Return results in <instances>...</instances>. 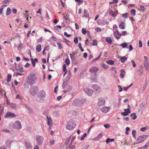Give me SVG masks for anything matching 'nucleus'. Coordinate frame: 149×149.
Listing matches in <instances>:
<instances>
[{
    "label": "nucleus",
    "instance_id": "69168bd1",
    "mask_svg": "<svg viewBox=\"0 0 149 149\" xmlns=\"http://www.w3.org/2000/svg\"><path fill=\"white\" fill-rule=\"evenodd\" d=\"M142 44L141 40H139V47H142Z\"/></svg>",
    "mask_w": 149,
    "mask_h": 149
},
{
    "label": "nucleus",
    "instance_id": "6e6d98bb",
    "mask_svg": "<svg viewBox=\"0 0 149 149\" xmlns=\"http://www.w3.org/2000/svg\"><path fill=\"white\" fill-rule=\"evenodd\" d=\"M28 84L26 82V83H24V86L25 88H29V86Z\"/></svg>",
    "mask_w": 149,
    "mask_h": 149
},
{
    "label": "nucleus",
    "instance_id": "2eb2a0df",
    "mask_svg": "<svg viewBox=\"0 0 149 149\" xmlns=\"http://www.w3.org/2000/svg\"><path fill=\"white\" fill-rule=\"evenodd\" d=\"M116 38L118 39L120 38L121 36V34L118 31L116 30L114 32Z\"/></svg>",
    "mask_w": 149,
    "mask_h": 149
},
{
    "label": "nucleus",
    "instance_id": "864d4df0",
    "mask_svg": "<svg viewBox=\"0 0 149 149\" xmlns=\"http://www.w3.org/2000/svg\"><path fill=\"white\" fill-rule=\"evenodd\" d=\"M64 35L67 37L69 38L70 37L71 35L70 34H68L66 32H65L64 33Z\"/></svg>",
    "mask_w": 149,
    "mask_h": 149
},
{
    "label": "nucleus",
    "instance_id": "c03bdc74",
    "mask_svg": "<svg viewBox=\"0 0 149 149\" xmlns=\"http://www.w3.org/2000/svg\"><path fill=\"white\" fill-rule=\"evenodd\" d=\"M118 91L119 92H121L122 91L123 88L121 86L118 85Z\"/></svg>",
    "mask_w": 149,
    "mask_h": 149
},
{
    "label": "nucleus",
    "instance_id": "0eeeda50",
    "mask_svg": "<svg viewBox=\"0 0 149 149\" xmlns=\"http://www.w3.org/2000/svg\"><path fill=\"white\" fill-rule=\"evenodd\" d=\"M15 127V129H20L22 128V126L19 121H16L14 124Z\"/></svg>",
    "mask_w": 149,
    "mask_h": 149
},
{
    "label": "nucleus",
    "instance_id": "774afa93",
    "mask_svg": "<svg viewBox=\"0 0 149 149\" xmlns=\"http://www.w3.org/2000/svg\"><path fill=\"white\" fill-rule=\"evenodd\" d=\"M61 26H59V25H57V26H56L54 28H55V30H56V29H58V28L59 29H61Z\"/></svg>",
    "mask_w": 149,
    "mask_h": 149
},
{
    "label": "nucleus",
    "instance_id": "9d476101",
    "mask_svg": "<svg viewBox=\"0 0 149 149\" xmlns=\"http://www.w3.org/2000/svg\"><path fill=\"white\" fill-rule=\"evenodd\" d=\"M46 118L47 120V125L50 127V129L51 128V127L52 125L53 124L52 120L50 117H49L47 116Z\"/></svg>",
    "mask_w": 149,
    "mask_h": 149
},
{
    "label": "nucleus",
    "instance_id": "a878e982",
    "mask_svg": "<svg viewBox=\"0 0 149 149\" xmlns=\"http://www.w3.org/2000/svg\"><path fill=\"white\" fill-rule=\"evenodd\" d=\"M107 63L110 65H113L114 64V62L113 61L110 60L107 61Z\"/></svg>",
    "mask_w": 149,
    "mask_h": 149
},
{
    "label": "nucleus",
    "instance_id": "37998d69",
    "mask_svg": "<svg viewBox=\"0 0 149 149\" xmlns=\"http://www.w3.org/2000/svg\"><path fill=\"white\" fill-rule=\"evenodd\" d=\"M31 60L32 63L33 64V66L34 67L35 66V64H36V62H35V61H34L33 59L32 58H31Z\"/></svg>",
    "mask_w": 149,
    "mask_h": 149
},
{
    "label": "nucleus",
    "instance_id": "052dcab7",
    "mask_svg": "<svg viewBox=\"0 0 149 149\" xmlns=\"http://www.w3.org/2000/svg\"><path fill=\"white\" fill-rule=\"evenodd\" d=\"M10 1V0H5L3 1L2 3H7Z\"/></svg>",
    "mask_w": 149,
    "mask_h": 149
},
{
    "label": "nucleus",
    "instance_id": "f03ea898",
    "mask_svg": "<svg viewBox=\"0 0 149 149\" xmlns=\"http://www.w3.org/2000/svg\"><path fill=\"white\" fill-rule=\"evenodd\" d=\"M75 125V123L72 120H70L66 125V127L67 129L70 130H73Z\"/></svg>",
    "mask_w": 149,
    "mask_h": 149
},
{
    "label": "nucleus",
    "instance_id": "49530a36",
    "mask_svg": "<svg viewBox=\"0 0 149 149\" xmlns=\"http://www.w3.org/2000/svg\"><path fill=\"white\" fill-rule=\"evenodd\" d=\"M65 62L67 65H69L70 63V61L68 59H66L65 60Z\"/></svg>",
    "mask_w": 149,
    "mask_h": 149
},
{
    "label": "nucleus",
    "instance_id": "680f3d73",
    "mask_svg": "<svg viewBox=\"0 0 149 149\" xmlns=\"http://www.w3.org/2000/svg\"><path fill=\"white\" fill-rule=\"evenodd\" d=\"M11 142L10 141L8 140L6 142V145L8 146H10V145L11 143Z\"/></svg>",
    "mask_w": 149,
    "mask_h": 149
},
{
    "label": "nucleus",
    "instance_id": "ea45409f",
    "mask_svg": "<svg viewBox=\"0 0 149 149\" xmlns=\"http://www.w3.org/2000/svg\"><path fill=\"white\" fill-rule=\"evenodd\" d=\"M86 134H86V133H84V134L83 135V136L81 137V138L80 139V140L81 141H82L84 139V138L86 136Z\"/></svg>",
    "mask_w": 149,
    "mask_h": 149
},
{
    "label": "nucleus",
    "instance_id": "ddd939ff",
    "mask_svg": "<svg viewBox=\"0 0 149 149\" xmlns=\"http://www.w3.org/2000/svg\"><path fill=\"white\" fill-rule=\"evenodd\" d=\"M98 101L99 102L97 104L99 106H101L104 105L105 102V100L102 98H99Z\"/></svg>",
    "mask_w": 149,
    "mask_h": 149
},
{
    "label": "nucleus",
    "instance_id": "dca6fc26",
    "mask_svg": "<svg viewBox=\"0 0 149 149\" xmlns=\"http://www.w3.org/2000/svg\"><path fill=\"white\" fill-rule=\"evenodd\" d=\"M36 49L37 52H40L41 50V45L40 44L38 45L36 47Z\"/></svg>",
    "mask_w": 149,
    "mask_h": 149
},
{
    "label": "nucleus",
    "instance_id": "c756f323",
    "mask_svg": "<svg viewBox=\"0 0 149 149\" xmlns=\"http://www.w3.org/2000/svg\"><path fill=\"white\" fill-rule=\"evenodd\" d=\"M57 44L58 47L59 49H61L63 47V45L62 44H61L59 42H58Z\"/></svg>",
    "mask_w": 149,
    "mask_h": 149
},
{
    "label": "nucleus",
    "instance_id": "e433bc0d",
    "mask_svg": "<svg viewBox=\"0 0 149 149\" xmlns=\"http://www.w3.org/2000/svg\"><path fill=\"white\" fill-rule=\"evenodd\" d=\"M79 48L80 49L81 51V52H83L84 51V49L82 48L81 47V43H79L78 44V45Z\"/></svg>",
    "mask_w": 149,
    "mask_h": 149
},
{
    "label": "nucleus",
    "instance_id": "603ef678",
    "mask_svg": "<svg viewBox=\"0 0 149 149\" xmlns=\"http://www.w3.org/2000/svg\"><path fill=\"white\" fill-rule=\"evenodd\" d=\"M67 84H68L65 83L64 82H63V83L62 85L63 88H65L67 86Z\"/></svg>",
    "mask_w": 149,
    "mask_h": 149
},
{
    "label": "nucleus",
    "instance_id": "4d7b16f0",
    "mask_svg": "<svg viewBox=\"0 0 149 149\" xmlns=\"http://www.w3.org/2000/svg\"><path fill=\"white\" fill-rule=\"evenodd\" d=\"M144 65L145 66H149V63H148V62H144Z\"/></svg>",
    "mask_w": 149,
    "mask_h": 149
},
{
    "label": "nucleus",
    "instance_id": "338daca9",
    "mask_svg": "<svg viewBox=\"0 0 149 149\" xmlns=\"http://www.w3.org/2000/svg\"><path fill=\"white\" fill-rule=\"evenodd\" d=\"M131 61L132 63L133 66L134 67H135L136 66V64L134 61L133 60H132Z\"/></svg>",
    "mask_w": 149,
    "mask_h": 149
},
{
    "label": "nucleus",
    "instance_id": "58836bf2",
    "mask_svg": "<svg viewBox=\"0 0 149 149\" xmlns=\"http://www.w3.org/2000/svg\"><path fill=\"white\" fill-rule=\"evenodd\" d=\"M82 33L83 34H85L86 33H87V31L84 28H83L82 29Z\"/></svg>",
    "mask_w": 149,
    "mask_h": 149
},
{
    "label": "nucleus",
    "instance_id": "20e7f679",
    "mask_svg": "<svg viewBox=\"0 0 149 149\" xmlns=\"http://www.w3.org/2000/svg\"><path fill=\"white\" fill-rule=\"evenodd\" d=\"M38 91V88L36 86H32L30 89V93L33 96H35Z\"/></svg>",
    "mask_w": 149,
    "mask_h": 149
},
{
    "label": "nucleus",
    "instance_id": "9b49d317",
    "mask_svg": "<svg viewBox=\"0 0 149 149\" xmlns=\"http://www.w3.org/2000/svg\"><path fill=\"white\" fill-rule=\"evenodd\" d=\"M98 70V68L95 67H92L90 69L89 71L92 73L95 74L97 71Z\"/></svg>",
    "mask_w": 149,
    "mask_h": 149
},
{
    "label": "nucleus",
    "instance_id": "0e129e2a",
    "mask_svg": "<svg viewBox=\"0 0 149 149\" xmlns=\"http://www.w3.org/2000/svg\"><path fill=\"white\" fill-rule=\"evenodd\" d=\"M127 32L126 31H123L122 32L121 34V36H125L127 34Z\"/></svg>",
    "mask_w": 149,
    "mask_h": 149
},
{
    "label": "nucleus",
    "instance_id": "c9c22d12",
    "mask_svg": "<svg viewBox=\"0 0 149 149\" xmlns=\"http://www.w3.org/2000/svg\"><path fill=\"white\" fill-rule=\"evenodd\" d=\"M131 13L134 16L136 14V10L135 9H133L131 10Z\"/></svg>",
    "mask_w": 149,
    "mask_h": 149
},
{
    "label": "nucleus",
    "instance_id": "5701e85b",
    "mask_svg": "<svg viewBox=\"0 0 149 149\" xmlns=\"http://www.w3.org/2000/svg\"><path fill=\"white\" fill-rule=\"evenodd\" d=\"M120 60L122 63H124L127 60V58L125 57H121Z\"/></svg>",
    "mask_w": 149,
    "mask_h": 149
},
{
    "label": "nucleus",
    "instance_id": "f704fd0d",
    "mask_svg": "<svg viewBox=\"0 0 149 149\" xmlns=\"http://www.w3.org/2000/svg\"><path fill=\"white\" fill-rule=\"evenodd\" d=\"M120 45L123 48H125L127 46V44L126 43L124 42L121 44Z\"/></svg>",
    "mask_w": 149,
    "mask_h": 149
},
{
    "label": "nucleus",
    "instance_id": "4c0bfd02",
    "mask_svg": "<svg viewBox=\"0 0 149 149\" xmlns=\"http://www.w3.org/2000/svg\"><path fill=\"white\" fill-rule=\"evenodd\" d=\"M92 45H93L96 46L97 45V41L96 40H93Z\"/></svg>",
    "mask_w": 149,
    "mask_h": 149
},
{
    "label": "nucleus",
    "instance_id": "39448f33",
    "mask_svg": "<svg viewBox=\"0 0 149 149\" xmlns=\"http://www.w3.org/2000/svg\"><path fill=\"white\" fill-rule=\"evenodd\" d=\"M147 135L140 136H139L135 142L134 143V144H137L141 143L146 138Z\"/></svg>",
    "mask_w": 149,
    "mask_h": 149
},
{
    "label": "nucleus",
    "instance_id": "6e6552de",
    "mask_svg": "<svg viewBox=\"0 0 149 149\" xmlns=\"http://www.w3.org/2000/svg\"><path fill=\"white\" fill-rule=\"evenodd\" d=\"M15 117L16 115L15 114L10 112H7L5 116V118H13Z\"/></svg>",
    "mask_w": 149,
    "mask_h": 149
},
{
    "label": "nucleus",
    "instance_id": "e2e57ef3",
    "mask_svg": "<svg viewBox=\"0 0 149 149\" xmlns=\"http://www.w3.org/2000/svg\"><path fill=\"white\" fill-rule=\"evenodd\" d=\"M49 45L47 46L46 47H45L44 49L45 50L48 51L49 50Z\"/></svg>",
    "mask_w": 149,
    "mask_h": 149
},
{
    "label": "nucleus",
    "instance_id": "5fc2aeb1",
    "mask_svg": "<svg viewBox=\"0 0 149 149\" xmlns=\"http://www.w3.org/2000/svg\"><path fill=\"white\" fill-rule=\"evenodd\" d=\"M147 130V128L146 127H143L140 129V130L142 132H144Z\"/></svg>",
    "mask_w": 149,
    "mask_h": 149
},
{
    "label": "nucleus",
    "instance_id": "bb28decb",
    "mask_svg": "<svg viewBox=\"0 0 149 149\" xmlns=\"http://www.w3.org/2000/svg\"><path fill=\"white\" fill-rule=\"evenodd\" d=\"M12 76L10 74H8L7 75V81L8 82H9L11 80V78Z\"/></svg>",
    "mask_w": 149,
    "mask_h": 149
},
{
    "label": "nucleus",
    "instance_id": "473e14b6",
    "mask_svg": "<svg viewBox=\"0 0 149 149\" xmlns=\"http://www.w3.org/2000/svg\"><path fill=\"white\" fill-rule=\"evenodd\" d=\"M71 76V74L70 70H69L68 72V75L66 77L67 79H70Z\"/></svg>",
    "mask_w": 149,
    "mask_h": 149
},
{
    "label": "nucleus",
    "instance_id": "7c9ffc66",
    "mask_svg": "<svg viewBox=\"0 0 149 149\" xmlns=\"http://www.w3.org/2000/svg\"><path fill=\"white\" fill-rule=\"evenodd\" d=\"M101 65L102 68L105 69H107L108 68V65L104 63L101 64Z\"/></svg>",
    "mask_w": 149,
    "mask_h": 149
},
{
    "label": "nucleus",
    "instance_id": "8fccbe9b",
    "mask_svg": "<svg viewBox=\"0 0 149 149\" xmlns=\"http://www.w3.org/2000/svg\"><path fill=\"white\" fill-rule=\"evenodd\" d=\"M104 126L106 128H109L111 127L110 125L109 124H104Z\"/></svg>",
    "mask_w": 149,
    "mask_h": 149
},
{
    "label": "nucleus",
    "instance_id": "72a5a7b5",
    "mask_svg": "<svg viewBox=\"0 0 149 149\" xmlns=\"http://www.w3.org/2000/svg\"><path fill=\"white\" fill-rule=\"evenodd\" d=\"M70 140L71 138L70 137H68L65 141V144L66 145H67L69 143Z\"/></svg>",
    "mask_w": 149,
    "mask_h": 149
},
{
    "label": "nucleus",
    "instance_id": "4be33fe9",
    "mask_svg": "<svg viewBox=\"0 0 149 149\" xmlns=\"http://www.w3.org/2000/svg\"><path fill=\"white\" fill-rule=\"evenodd\" d=\"M105 40L109 44H111L112 43V40L110 37H107Z\"/></svg>",
    "mask_w": 149,
    "mask_h": 149
},
{
    "label": "nucleus",
    "instance_id": "393cba45",
    "mask_svg": "<svg viewBox=\"0 0 149 149\" xmlns=\"http://www.w3.org/2000/svg\"><path fill=\"white\" fill-rule=\"evenodd\" d=\"M11 12V10L10 8L8 7L7 8V11H6V15L7 16H8L9 15V14Z\"/></svg>",
    "mask_w": 149,
    "mask_h": 149
},
{
    "label": "nucleus",
    "instance_id": "4468645a",
    "mask_svg": "<svg viewBox=\"0 0 149 149\" xmlns=\"http://www.w3.org/2000/svg\"><path fill=\"white\" fill-rule=\"evenodd\" d=\"M110 109V107H105L102 108L101 110L102 112L104 113H107L108 112Z\"/></svg>",
    "mask_w": 149,
    "mask_h": 149
},
{
    "label": "nucleus",
    "instance_id": "de8ad7c7",
    "mask_svg": "<svg viewBox=\"0 0 149 149\" xmlns=\"http://www.w3.org/2000/svg\"><path fill=\"white\" fill-rule=\"evenodd\" d=\"M140 9L143 12H144L145 11V9L144 6H140Z\"/></svg>",
    "mask_w": 149,
    "mask_h": 149
},
{
    "label": "nucleus",
    "instance_id": "13d9d810",
    "mask_svg": "<svg viewBox=\"0 0 149 149\" xmlns=\"http://www.w3.org/2000/svg\"><path fill=\"white\" fill-rule=\"evenodd\" d=\"M70 79H67V78L66 77L65 79L64 80V82L65 83L68 84L69 82Z\"/></svg>",
    "mask_w": 149,
    "mask_h": 149
},
{
    "label": "nucleus",
    "instance_id": "bf43d9fd",
    "mask_svg": "<svg viewBox=\"0 0 149 149\" xmlns=\"http://www.w3.org/2000/svg\"><path fill=\"white\" fill-rule=\"evenodd\" d=\"M70 149H75V147L74 146H72L71 145H70L69 146Z\"/></svg>",
    "mask_w": 149,
    "mask_h": 149
},
{
    "label": "nucleus",
    "instance_id": "6ab92c4d",
    "mask_svg": "<svg viewBox=\"0 0 149 149\" xmlns=\"http://www.w3.org/2000/svg\"><path fill=\"white\" fill-rule=\"evenodd\" d=\"M130 116L134 120L136 119L137 118V116L136 114L135 113H133L130 115Z\"/></svg>",
    "mask_w": 149,
    "mask_h": 149
},
{
    "label": "nucleus",
    "instance_id": "7ed1b4c3",
    "mask_svg": "<svg viewBox=\"0 0 149 149\" xmlns=\"http://www.w3.org/2000/svg\"><path fill=\"white\" fill-rule=\"evenodd\" d=\"M85 101V100H79L76 99L73 101L72 104L73 106H80L84 103Z\"/></svg>",
    "mask_w": 149,
    "mask_h": 149
},
{
    "label": "nucleus",
    "instance_id": "1a4fd4ad",
    "mask_svg": "<svg viewBox=\"0 0 149 149\" xmlns=\"http://www.w3.org/2000/svg\"><path fill=\"white\" fill-rule=\"evenodd\" d=\"M84 91L89 96L91 95L93 93V91L91 89L88 88H84Z\"/></svg>",
    "mask_w": 149,
    "mask_h": 149
},
{
    "label": "nucleus",
    "instance_id": "f8f14e48",
    "mask_svg": "<svg viewBox=\"0 0 149 149\" xmlns=\"http://www.w3.org/2000/svg\"><path fill=\"white\" fill-rule=\"evenodd\" d=\"M46 94L45 91H41L39 93L38 97L41 98H43L45 97Z\"/></svg>",
    "mask_w": 149,
    "mask_h": 149
},
{
    "label": "nucleus",
    "instance_id": "3c124183",
    "mask_svg": "<svg viewBox=\"0 0 149 149\" xmlns=\"http://www.w3.org/2000/svg\"><path fill=\"white\" fill-rule=\"evenodd\" d=\"M74 42L75 44L77 43L78 42V38L77 37H75L74 40Z\"/></svg>",
    "mask_w": 149,
    "mask_h": 149
},
{
    "label": "nucleus",
    "instance_id": "412c9836",
    "mask_svg": "<svg viewBox=\"0 0 149 149\" xmlns=\"http://www.w3.org/2000/svg\"><path fill=\"white\" fill-rule=\"evenodd\" d=\"M125 23L124 22H122L120 24L119 26V28L121 29H124L125 28Z\"/></svg>",
    "mask_w": 149,
    "mask_h": 149
},
{
    "label": "nucleus",
    "instance_id": "a18cd8bd",
    "mask_svg": "<svg viewBox=\"0 0 149 149\" xmlns=\"http://www.w3.org/2000/svg\"><path fill=\"white\" fill-rule=\"evenodd\" d=\"M124 111L125 112H127L129 113H131V111L129 109H124Z\"/></svg>",
    "mask_w": 149,
    "mask_h": 149
},
{
    "label": "nucleus",
    "instance_id": "423d86ee",
    "mask_svg": "<svg viewBox=\"0 0 149 149\" xmlns=\"http://www.w3.org/2000/svg\"><path fill=\"white\" fill-rule=\"evenodd\" d=\"M43 139V137L40 136L38 135L36 137V140L39 145H41L42 144Z\"/></svg>",
    "mask_w": 149,
    "mask_h": 149
},
{
    "label": "nucleus",
    "instance_id": "09e8293b",
    "mask_svg": "<svg viewBox=\"0 0 149 149\" xmlns=\"http://www.w3.org/2000/svg\"><path fill=\"white\" fill-rule=\"evenodd\" d=\"M63 72L67 71H66V66L65 64H64L63 65Z\"/></svg>",
    "mask_w": 149,
    "mask_h": 149
},
{
    "label": "nucleus",
    "instance_id": "2f4dec72",
    "mask_svg": "<svg viewBox=\"0 0 149 149\" xmlns=\"http://www.w3.org/2000/svg\"><path fill=\"white\" fill-rule=\"evenodd\" d=\"M70 55L72 60H74L75 59V58L74 57V56L75 54L74 53H73V54H70Z\"/></svg>",
    "mask_w": 149,
    "mask_h": 149
},
{
    "label": "nucleus",
    "instance_id": "f257e3e1",
    "mask_svg": "<svg viewBox=\"0 0 149 149\" xmlns=\"http://www.w3.org/2000/svg\"><path fill=\"white\" fill-rule=\"evenodd\" d=\"M37 80L36 74L33 73H31L27 77L26 82L30 85H32L35 83Z\"/></svg>",
    "mask_w": 149,
    "mask_h": 149
},
{
    "label": "nucleus",
    "instance_id": "cd10ccee",
    "mask_svg": "<svg viewBox=\"0 0 149 149\" xmlns=\"http://www.w3.org/2000/svg\"><path fill=\"white\" fill-rule=\"evenodd\" d=\"M93 88L95 90L98 91L99 88V86L97 85H93L92 86Z\"/></svg>",
    "mask_w": 149,
    "mask_h": 149
},
{
    "label": "nucleus",
    "instance_id": "79ce46f5",
    "mask_svg": "<svg viewBox=\"0 0 149 149\" xmlns=\"http://www.w3.org/2000/svg\"><path fill=\"white\" fill-rule=\"evenodd\" d=\"M102 136V133H101L99 134L98 135V136L96 137V139L97 140H98Z\"/></svg>",
    "mask_w": 149,
    "mask_h": 149
},
{
    "label": "nucleus",
    "instance_id": "c85d7f7f",
    "mask_svg": "<svg viewBox=\"0 0 149 149\" xmlns=\"http://www.w3.org/2000/svg\"><path fill=\"white\" fill-rule=\"evenodd\" d=\"M136 131L135 130H133L132 131V134L134 138L136 139Z\"/></svg>",
    "mask_w": 149,
    "mask_h": 149
},
{
    "label": "nucleus",
    "instance_id": "b1692460",
    "mask_svg": "<svg viewBox=\"0 0 149 149\" xmlns=\"http://www.w3.org/2000/svg\"><path fill=\"white\" fill-rule=\"evenodd\" d=\"M84 13L85 16L86 17H88L89 16V13L88 10L86 9H85L84 10Z\"/></svg>",
    "mask_w": 149,
    "mask_h": 149
},
{
    "label": "nucleus",
    "instance_id": "a211bd4d",
    "mask_svg": "<svg viewBox=\"0 0 149 149\" xmlns=\"http://www.w3.org/2000/svg\"><path fill=\"white\" fill-rule=\"evenodd\" d=\"M114 141V139H110L108 138L106 140V143L108 144L109 143L112 142Z\"/></svg>",
    "mask_w": 149,
    "mask_h": 149
},
{
    "label": "nucleus",
    "instance_id": "aec40b11",
    "mask_svg": "<svg viewBox=\"0 0 149 149\" xmlns=\"http://www.w3.org/2000/svg\"><path fill=\"white\" fill-rule=\"evenodd\" d=\"M63 18L65 20H68L69 19V15L68 14H64Z\"/></svg>",
    "mask_w": 149,
    "mask_h": 149
},
{
    "label": "nucleus",
    "instance_id": "a19ab883",
    "mask_svg": "<svg viewBox=\"0 0 149 149\" xmlns=\"http://www.w3.org/2000/svg\"><path fill=\"white\" fill-rule=\"evenodd\" d=\"M129 113L126 112H123L121 113V115L124 116H128Z\"/></svg>",
    "mask_w": 149,
    "mask_h": 149
},
{
    "label": "nucleus",
    "instance_id": "f3484780",
    "mask_svg": "<svg viewBox=\"0 0 149 149\" xmlns=\"http://www.w3.org/2000/svg\"><path fill=\"white\" fill-rule=\"evenodd\" d=\"M26 108L28 110V113L31 114L33 113V110L31 108V107L29 106H27L26 107Z\"/></svg>",
    "mask_w": 149,
    "mask_h": 149
}]
</instances>
